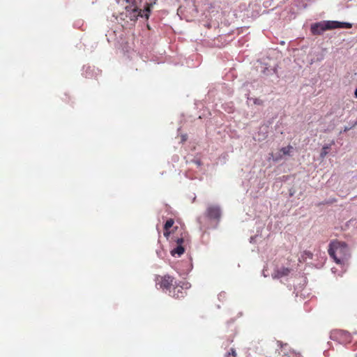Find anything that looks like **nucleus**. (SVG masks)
<instances>
[{"label":"nucleus","mask_w":357,"mask_h":357,"mask_svg":"<svg viewBox=\"0 0 357 357\" xmlns=\"http://www.w3.org/2000/svg\"><path fill=\"white\" fill-rule=\"evenodd\" d=\"M328 254L342 268L347 266L350 254L348 245L344 242L332 241L329 245Z\"/></svg>","instance_id":"obj_1"},{"label":"nucleus","mask_w":357,"mask_h":357,"mask_svg":"<svg viewBox=\"0 0 357 357\" xmlns=\"http://www.w3.org/2000/svg\"><path fill=\"white\" fill-rule=\"evenodd\" d=\"M126 3H130L126 6L125 16L130 21H136L139 17H145L143 10L139 8L137 0H124Z\"/></svg>","instance_id":"obj_2"},{"label":"nucleus","mask_w":357,"mask_h":357,"mask_svg":"<svg viewBox=\"0 0 357 357\" xmlns=\"http://www.w3.org/2000/svg\"><path fill=\"white\" fill-rule=\"evenodd\" d=\"M340 22L337 21H323L311 25V31L314 35H320L328 29H337Z\"/></svg>","instance_id":"obj_3"},{"label":"nucleus","mask_w":357,"mask_h":357,"mask_svg":"<svg viewBox=\"0 0 357 357\" xmlns=\"http://www.w3.org/2000/svg\"><path fill=\"white\" fill-rule=\"evenodd\" d=\"M186 235L183 233L181 234V236H172L171 238L168 239V241L173 243H176V247L172 249L171 250V255L173 257H180L181 255L183 254L185 251V248L183 247L184 243L187 241V239L185 238Z\"/></svg>","instance_id":"obj_4"},{"label":"nucleus","mask_w":357,"mask_h":357,"mask_svg":"<svg viewBox=\"0 0 357 357\" xmlns=\"http://www.w3.org/2000/svg\"><path fill=\"white\" fill-rule=\"evenodd\" d=\"M331 339L338 342L340 344H345L351 342V334L342 330H334L331 333Z\"/></svg>","instance_id":"obj_5"},{"label":"nucleus","mask_w":357,"mask_h":357,"mask_svg":"<svg viewBox=\"0 0 357 357\" xmlns=\"http://www.w3.org/2000/svg\"><path fill=\"white\" fill-rule=\"evenodd\" d=\"M190 287V284L187 282H183L181 284H177L173 287L172 289L169 290V294L174 298H180L184 297L185 294V290Z\"/></svg>","instance_id":"obj_6"},{"label":"nucleus","mask_w":357,"mask_h":357,"mask_svg":"<svg viewBox=\"0 0 357 357\" xmlns=\"http://www.w3.org/2000/svg\"><path fill=\"white\" fill-rule=\"evenodd\" d=\"M174 278L170 275L157 276L155 278L156 286H160V288L163 290L168 291L171 290V287L173 283Z\"/></svg>","instance_id":"obj_7"},{"label":"nucleus","mask_w":357,"mask_h":357,"mask_svg":"<svg viewBox=\"0 0 357 357\" xmlns=\"http://www.w3.org/2000/svg\"><path fill=\"white\" fill-rule=\"evenodd\" d=\"M206 216L210 220L218 222L221 216V211L220 207L218 206L208 207L206 211Z\"/></svg>","instance_id":"obj_8"},{"label":"nucleus","mask_w":357,"mask_h":357,"mask_svg":"<svg viewBox=\"0 0 357 357\" xmlns=\"http://www.w3.org/2000/svg\"><path fill=\"white\" fill-rule=\"evenodd\" d=\"M174 223V221L173 219H169L166 221L165 225H164V236L167 238V239L171 238L172 236H174V230L177 229L178 227H174V229H172Z\"/></svg>","instance_id":"obj_9"},{"label":"nucleus","mask_w":357,"mask_h":357,"mask_svg":"<svg viewBox=\"0 0 357 357\" xmlns=\"http://www.w3.org/2000/svg\"><path fill=\"white\" fill-rule=\"evenodd\" d=\"M290 269L285 267L278 268L274 271L272 277L273 278L282 279L287 276L290 273Z\"/></svg>","instance_id":"obj_10"},{"label":"nucleus","mask_w":357,"mask_h":357,"mask_svg":"<svg viewBox=\"0 0 357 357\" xmlns=\"http://www.w3.org/2000/svg\"><path fill=\"white\" fill-rule=\"evenodd\" d=\"M157 0H153L152 2L148 3L146 1L144 9L143 10V13H144V16L146 18H148L149 14L151 13V8L153 4H155Z\"/></svg>","instance_id":"obj_11"},{"label":"nucleus","mask_w":357,"mask_h":357,"mask_svg":"<svg viewBox=\"0 0 357 357\" xmlns=\"http://www.w3.org/2000/svg\"><path fill=\"white\" fill-rule=\"evenodd\" d=\"M335 144V142L334 141H332L331 144H325L322 149H321V151L320 153V157L321 158L324 159L326 155L328 153V150L331 149V145L334 144Z\"/></svg>","instance_id":"obj_12"},{"label":"nucleus","mask_w":357,"mask_h":357,"mask_svg":"<svg viewBox=\"0 0 357 357\" xmlns=\"http://www.w3.org/2000/svg\"><path fill=\"white\" fill-rule=\"evenodd\" d=\"M313 254L310 251H304L301 255L299 258L300 261H306L307 259H312Z\"/></svg>","instance_id":"obj_13"},{"label":"nucleus","mask_w":357,"mask_h":357,"mask_svg":"<svg viewBox=\"0 0 357 357\" xmlns=\"http://www.w3.org/2000/svg\"><path fill=\"white\" fill-rule=\"evenodd\" d=\"M291 149H292V146H288L282 148L280 149V152H282L283 155H290Z\"/></svg>","instance_id":"obj_14"},{"label":"nucleus","mask_w":357,"mask_h":357,"mask_svg":"<svg viewBox=\"0 0 357 357\" xmlns=\"http://www.w3.org/2000/svg\"><path fill=\"white\" fill-rule=\"evenodd\" d=\"M351 26V24L347 22H340L339 26L337 27V29L339 28H350Z\"/></svg>","instance_id":"obj_15"},{"label":"nucleus","mask_w":357,"mask_h":357,"mask_svg":"<svg viewBox=\"0 0 357 357\" xmlns=\"http://www.w3.org/2000/svg\"><path fill=\"white\" fill-rule=\"evenodd\" d=\"M227 355H228V356H229V355H232L233 356H234V357H235V356H236V351H235L234 349H231V351H230V352H229V353L227 354Z\"/></svg>","instance_id":"obj_16"},{"label":"nucleus","mask_w":357,"mask_h":357,"mask_svg":"<svg viewBox=\"0 0 357 357\" xmlns=\"http://www.w3.org/2000/svg\"><path fill=\"white\" fill-rule=\"evenodd\" d=\"M281 158H282V155H281L280 154V155H276V156H275V157H274V156H273V160H275V161H278V160H280Z\"/></svg>","instance_id":"obj_17"},{"label":"nucleus","mask_w":357,"mask_h":357,"mask_svg":"<svg viewBox=\"0 0 357 357\" xmlns=\"http://www.w3.org/2000/svg\"><path fill=\"white\" fill-rule=\"evenodd\" d=\"M254 102L255 104L260 105L261 103V100L259 99H255Z\"/></svg>","instance_id":"obj_18"},{"label":"nucleus","mask_w":357,"mask_h":357,"mask_svg":"<svg viewBox=\"0 0 357 357\" xmlns=\"http://www.w3.org/2000/svg\"><path fill=\"white\" fill-rule=\"evenodd\" d=\"M191 268H192V265H191V264H189V268H188V270H187V271H190V270H191Z\"/></svg>","instance_id":"obj_19"},{"label":"nucleus","mask_w":357,"mask_h":357,"mask_svg":"<svg viewBox=\"0 0 357 357\" xmlns=\"http://www.w3.org/2000/svg\"><path fill=\"white\" fill-rule=\"evenodd\" d=\"M354 96L356 98H357V89L354 91Z\"/></svg>","instance_id":"obj_20"},{"label":"nucleus","mask_w":357,"mask_h":357,"mask_svg":"<svg viewBox=\"0 0 357 357\" xmlns=\"http://www.w3.org/2000/svg\"><path fill=\"white\" fill-rule=\"evenodd\" d=\"M182 140H183V141H185V140H186V137H185V136H183V137H182Z\"/></svg>","instance_id":"obj_21"}]
</instances>
